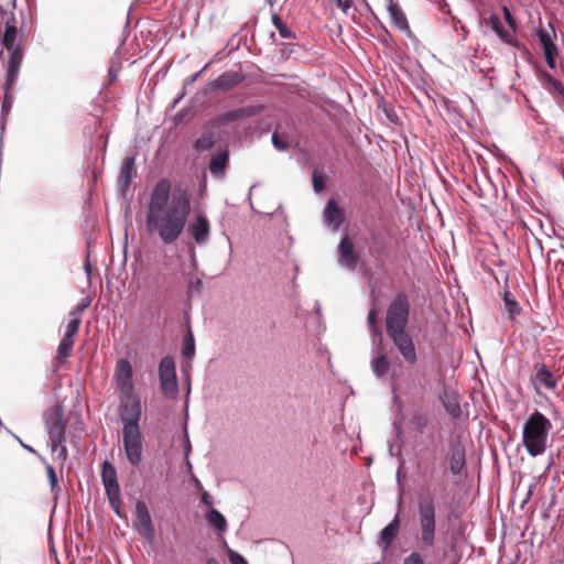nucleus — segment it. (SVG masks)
<instances>
[{
  "instance_id": "obj_29",
  "label": "nucleus",
  "mask_w": 564,
  "mask_h": 564,
  "mask_svg": "<svg viewBox=\"0 0 564 564\" xmlns=\"http://www.w3.org/2000/svg\"><path fill=\"white\" fill-rule=\"evenodd\" d=\"M207 522L218 531H225L227 521L225 517L216 509L212 508L206 514Z\"/></svg>"
},
{
  "instance_id": "obj_50",
  "label": "nucleus",
  "mask_w": 564,
  "mask_h": 564,
  "mask_svg": "<svg viewBox=\"0 0 564 564\" xmlns=\"http://www.w3.org/2000/svg\"><path fill=\"white\" fill-rule=\"evenodd\" d=\"M555 56L556 54H547V55H544V58H545V62L546 64L551 67V68H554L555 67Z\"/></svg>"
},
{
  "instance_id": "obj_49",
  "label": "nucleus",
  "mask_w": 564,
  "mask_h": 564,
  "mask_svg": "<svg viewBox=\"0 0 564 564\" xmlns=\"http://www.w3.org/2000/svg\"><path fill=\"white\" fill-rule=\"evenodd\" d=\"M543 53H544V55L557 54V48H556V45L554 44V42H552L549 45L544 46L543 47Z\"/></svg>"
},
{
  "instance_id": "obj_32",
  "label": "nucleus",
  "mask_w": 564,
  "mask_h": 564,
  "mask_svg": "<svg viewBox=\"0 0 564 564\" xmlns=\"http://www.w3.org/2000/svg\"><path fill=\"white\" fill-rule=\"evenodd\" d=\"M216 143V139L213 133H206L199 137L195 143L194 148L197 152H204L210 150Z\"/></svg>"
},
{
  "instance_id": "obj_20",
  "label": "nucleus",
  "mask_w": 564,
  "mask_h": 564,
  "mask_svg": "<svg viewBox=\"0 0 564 564\" xmlns=\"http://www.w3.org/2000/svg\"><path fill=\"white\" fill-rule=\"evenodd\" d=\"M400 529V517L399 512L395 514L394 519L384 527L380 532V543L384 549L390 547L392 542L394 541Z\"/></svg>"
},
{
  "instance_id": "obj_41",
  "label": "nucleus",
  "mask_w": 564,
  "mask_h": 564,
  "mask_svg": "<svg viewBox=\"0 0 564 564\" xmlns=\"http://www.w3.org/2000/svg\"><path fill=\"white\" fill-rule=\"evenodd\" d=\"M403 564H425V562L419 552H411L404 557Z\"/></svg>"
},
{
  "instance_id": "obj_4",
  "label": "nucleus",
  "mask_w": 564,
  "mask_h": 564,
  "mask_svg": "<svg viewBox=\"0 0 564 564\" xmlns=\"http://www.w3.org/2000/svg\"><path fill=\"white\" fill-rule=\"evenodd\" d=\"M419 541L425 547L436 542V506L432 496L417 498Z\"/></svg>"
},
{
  "instance_id": "obj_5",
  "label": "nucleus",
  "mask_w": 564,
  "mask_h": 564,
  "mask_svg": "<svg viewBox=\"0 0 564 564\" xmlns=\"http://www.w3.org/2000/svg\"><path fill=\"white\" fill-rule=\"evenodd\" d=\"M101 480L105 487V491L110 505V508L120 518H126L121 512V496L120 486L117 479V470L115 466L108 460L104 462L101 466Z\"/></svg>"
},
{
  "instance_id": "obj_25",
  "label": "nucleus",
  "mask_w": 564,
  "mask_h": 564,
  "mask_svg": "<svg viewBox=\"0 0 564 564\" xmlns=\"http://www.w3.org/2000/svg\"><path fill=\"white\" fill-rule=\"evenodd\" d=\"M449 470L454 475H458L465 466V452L462 447L457 446L452 448L449 453Z\"/></svg>"
},
{
  "instance_id": "obj_53",
  "label": "nucleus",
  "mask_w": 564,
  "mask_h": 564,
  "mask_svg": "<svg viewBox=\"0 0 564 564\" xmlns=\"http://www.w3.org/2000/svg\"><path fill=\"white\" fill-rule=\"evenodd\" d=\"M416 465H417V468H423L424 466H426V462L423 459H420V460H417Z\"/></svg>"
},
{
  "instance_id": "obj_3",
  "label": "nucleus",
  "mask_w": 564,
  "mask_h": 564,
  "mask_svg": "<svg viewBox=\"0 0 564 564\" xmlns=\"http://www.w3.org/2000/svg\"><path fill=\"white\" fill-rule=\"evenodd\" d=\"M551 421L541 412L534 411L523 425L522 443L529 455H542L547 447Z\"/></svg>"
},
{
  "instance_id": "obj_23",
  "label": "nucleus",
  "mask_w": 564,
  "mask_h": 564,
  "mask_svg": "<svg viewBox=\"0 0 564 564\" xmlns=\"http://www.w3.org/2000/svg\"><path fill=\"white\" fill-rule=\"evenodd\" d=\"M22 62V51L19 47H13L11 50L10 58H9V68L7 76V88L10 87L12 82L15 79L20 65Z\"/></svg>"
},
{
  "instance_id": "obj_35",
  "label": "nucleus",
  "mask_w": 564,
  "mask_h": 564,
  "mask_svg": "<svg viewBox=\"0 0 564 564\" xmlns=\"http://www.w3.org/2000/svg\"><path fill=\"white\" fill-rule=\"evenodd\" d=\"M182 354L187 359H191L195 355V344H194V337L193 334L189 332L187 336L184 339V345L182 349Z\"/></svg>"
},
{
  "instance_id": "obj_40",
  "label": "nucleus",
  "mask_w": 564,
  "mask_h": 564,
  "mask_svg": "<svg viewBox=\"0 0 564 564\" xmlns=\"http://www.w3.org/2000/svg\"><path fill=\"white\" fill-rule=\"evenodd\" d=\"M368 325L372 333L380 334V329L378 327V314L375 308L370 310L367 316Z\"/></svg>"
},
{
  "instance_id": "obj_26",
  "label": "nucleus",
  "mask_w": 564,
  "mask_h": 564,
  "mask_svg": "<svg viewBox=\"0 0 564 564\" xmlns=\"http://www.w3.org/2000/svg\"><path fill=\"white\" fill-rule=\"evenodd\" d=\"M487 24L496 32V34L503 40L506 43H511L512 33L505 30L502 22L497 14H491L487 21Z\"/></svg>"
},
{
  "instance_id": "obj_30",
  "label": "nucleus",
  "mask_w": 564,
  "mask_h": 564,
  "mask_svg": "<svg viewBox=\"0 0 564 564\" xmlns=\"http://www.w3.org/2000/svg\"><path fill=\"white\" fill-rule=\"evenodd\" d=\"M389 366H390V361H389L388 357L383 354L379 355L371 362L372 371L378 377H382L388 371Z\"/></svg>"
},
{
  "instance_id": "obj_6",
  "label": "nucleus",
  "mask_w": 564,
  "mask_h": 564,
  "mask_svg": "<svg viewBox=\"0 0 564 564\" xmlns=\"http://www.w3.org/2000/svg\"><path fill=\"white\" fill-rule=\"evenodd\" d=\"M122 442L127 459L133 467L142 462V435L140 427H122Z\"/></svg>"
},
{
  "instance_id": "obj_37",
  "label": "nucleus",
  "mask_w": 564,
  "mask_h": 564,
  "mask_svg": "<svg viewBox=\"0 0 564 564\" xmlns=\"http://www.w3.org/2000/svg\"><path fill=\"white\" fill-rule=\"evenodd\" d=\"M272 143L280 151H284V150H288L290 148V143L286 140V138L282 137L276 131L273 132V134H272Z\"/></svg>"
},
{
  "instance_id": "obj_15",
  "label": "nucleus",
  "mask_w": 564,
  "mask_h": 564,
  "mask_svg": "<svg viewBox=\"0 0 564 564\" xmlns=\"http://www.w3.org/2000/svg\"><path fill=\"white\" fill-rule=\"evenodd\" d=\"M262 110H263L262 106L241 107V108L232 109V110L226 111L224 113H220L216 118V121L219 124L234 122V121H237V120H240L243 118H250V117L257 116Z\"/></svg>"
},
{
  "instance_id": "obj_52",
  "label": "nucleus",
  "mask_w": 564,
  "mask_h": 564,
  "mask_svg": "<svg viewBox=\"0 0 564 564\" xmlns=\"http://www.w3.org/2000/svg\"><path fill=\"white\" fill-rule=\"evenodd\" d=\"M206 564H220V563L215 557H209V558H207Z\"/></svg>"
},
{
  "instance_id": "obj_33",
  "label": "nucleus",
  "mask_w": 564,
  "mask_h": 564,
  "mask_svg": "<svg viewBox=\"0 0 564 564\" xmlns=\"http://www.w3.org/2000/svg\"><path fill=\"white\" fill-rule=\"evenodd\" d=\"M51 449L54 459L59 464L61 468H63L68 457V451L66 446L64 444H58L54 447L53 444H51Z\"/></svg>"
},
{
  "instance_id": "obj_46",
  "label": "nucleus",
  "mask_w": 564,
  "mask_h": 564,
  "mask_svg": "<svg viewBox=\"0 0 564 564\" xmlns=\"http://www.w3.org/2000/svg\"><path fill=\"white\" fill-rule=\"evenodd\" d=\"M336 2V6L341 9V11L345 13V14H348V11L349 9L351 8L352 6V1L351 0H335Z\"/></svg>"
},
{
  "instance_id": "obj_47",
  "label": "nucleus",
  "mask_w": 564,
  "mask_h": 564,
  "mask_svg": "<svg viewBox=\"0 0 564 564\" xmlns=\"http://www.w3.org/2000/svg\"><path fill=\"white\" fill-rule=\"evenodd\" d=\"M502 12H503L507 23L510 25L511 29H514L516 21L512 17L510 10L505 6V7H502Z\"/></svg>"
},
{
  "instance_id": "obj_43",
  "label": "nucleus",
  "mask_w": 564,
  "mask_h": 564,
  "mask_svg": "<svg viewBox=\"0 0 564 564\" xmlns=\"http://www.w3.org/2000/svg\"><path fill=\"white\" fill-rule=\"evenodd\" d=\"M547 80L555 93L564 96V87L557 79L553 78L552 76H549Z\"/></svg>"
},
{
  "instance_id": "obj_2",
  "label": "nucleus",
  "mask_w": 564,
  "mask_h": 564,
  "mask_svg": "<svg viewBox=\"0 0 564 564\" xmlns=\"http://www.w3.org/2000/svg\"><path fill=\"white\" fill-rule=\"evenodd\" d=\"M410 300L403 292L398 293L386 312V332L387 336L409 365L417 362V352L413 337L408 329L410 317Z\"/></svg>"
},
{
  "instance_id": "obj_27",
  "label": "nucleus",
  "mask_w": 564,
  "mask_h": 564,
  "mask_svg": "<svg viewBox=\"0 0 564 564\" xmlns=\"http://www.w3.org/2000/svg\"><path fill=\"white\" fill-rule=\"evenodd\" d=\"M74 347V339H68L63 337L56 351L55 360L57 364H64L67 358L70 356Z\"/></svg>"
},
{
  "instance_id": "obj_9",
  "label": "nucleus",
  "mask_w": 564,
  "mask_h": 564,
  "mask_svg": "<svg viewBox=\"0 0 564 564\" xmlns=\"http://www.w3.org/2000/svg\"><path fill=\"white\" fill-rule=\"evenodd\" d=\"M124 398L121 400L120 419L123 422V427H140L139 421L142 414L140 400L131 394H122Z\"/></svg>"
},
{
  "instance_id": "obj_51",
  "label": "nucleus",
  "mask_w": 564,
  "mask_h": 564,
  "mask_svg": "<svg viewBox=\"0 0 564 564\" xmlns=\"http://www.w3.org/2000/svg\"><path fill=\"white\" fill-rule=\"evenodd\" d=\"M202 501H203L205 505H208V506L212 503V502H210V500H209V496H208L206 492H205V494H203V496H202Z\"/></svg>"
},
{
  "instance_id": "obj_45",
  "label": "nucleus",
  "mask_w": 564,
  "mask_h": 564,
  "mask_svg": "<svg viewBox=\"0 0 564 564\" xmlns=\"http://www.w3.org/2000/svg\"><path fill=\"white\" fill-rule=\"evenodd\" d=\"M228 556L231 564H248L243 556L234 551H229Z\"/></svg>"
},
{
  "instance_id": "obj_31",
  "label": "nucleus",
  "mask_w": 564,
  "mask_h": 564,
  "mask_svg": "<svg viewBox=\"0 0 564 564\" xmlns=\"http://www.w3.org/2000/svg\"><path fill=\"white\" fill-rule=\"evenodd\" d=\"M272 23L281 37L295 39V33L282 21V19L276 13L272 14Z\"/></svg>"
},
{
  "instance_id": "obj_42",
  "label": "nucleus",
  "mask_w": 564,
  "mask_h": 564,
  "mask_svg": "<svg viewBox=\"0 0 564 564\" xmlns=\"http://www.w3.org/2000/svg\"><path fill=\"white\" fill-rule=\"evenodd\" d=\"M46 474H47V478H48V481H50L51 489H52V491H54L57 488V485H58L55 469L51 465H47L46 466Z\"/></svg>"
},
{
  "instance_id": "obj_22",
  "label": "nucleus",
  "mask_w": 564,
  "mask_h": 564,
  "mask_svg": "<svg viewBox=\"0 0 564 564\" xmlns=\"http://www.w3.org/2000/svg\"><path fill=\"white\" fill-rule=\"evenodd\" d=\"M135 172V162L134 158L127 156L120 169L119 183L123 189H127L133 178V174Z\"/></svg>"
},
{
  "instance_id": "obj_7",
  "label": "nucleus",
  "mask_w": 564,
  "mask_h": 564,
  "mask_svg": "<svg viewBox=\"0 0 564 564\" xmlns=\"http://www.w3.org/2000/svg\"><path fill=\"white\" fill-rule=\"evenodd\" d=\"M161 390L164 395L175 398L177 394V380L175 362L172 357H164L159 366Z\"/></svg>"
},
{
  "instance_id": "obj_14",
  "label": "nucleus",
  "mask_w": 564,
  "mask_h": 564,
  "mask_svg": "<svg viewBox=\"0 0 564 564\" xmlns=\"http://www.w3.org/2000/svg\"><path fill=\"white\" fill-rule=\"evenodd\" d=\"M1 24L4 25V31L2 35V44L8 50L11 51L14 47L18 29H17V19L13 12H2L1 14Z\"/></svg>"
},
{
  "instance_id": "obj_13",
  "label": "nucleus",
  "mask_w": 564,
  "mask_h": 564,
  "mask_svg": "<svg viewBox=\"0 0 564 564\" xmlns=\"http://www.w3.org/2000/svg\"><path fill=\"white\" fill-rule=\"evenodd\" d=\"M338 260L341 265L348 270H355L358 263V254L355 252L354 243L350 238L344 236L338 245Z\"/></svg>"
},
{
  "instance_id": "obj_1",
  "label": "nucleus",
  "mask_w": 564,
  "mask_h": 564,
  "mask_svg": "<svg viewBox=\"0 0 564 564\" xmlns=\"http://www.w3.org/2000/svg\"><path fill=\"white\" fill-rule=\"evenodd\" d=\"M191 215V198L185 191L171 193L167 178L160 180L151 192L145 217L147 230L164 245L174 243L184 232Z\"/></svg>"
},
{
  "instance_id": "obj_8",
  "label": "nucleus",
  "mask_w": 564,
  "mask_h": 564,
  "mask_svg": "<svg viewBox=\"0 0 564 564\" xmlns=\"http://www.w3.org/2000/svg\"><path fill=\"white\" fill-rule=\"evenodd\" d=\"M45 424L47 427L50 444L57 446L66 441V423L63 419L61 406L55 408L51 413L45 414Z\"/></svg>"
},
{
  "instance_id": "obj_16",
  "label": "nucleus",
  "mask_w": 564,
  "mask_h": 564,
  "mask_svg": "<svg viewBox=\"0 0 564 564\" xmlns=\"http://www.w3.org/2000/svg\"><path fill=\"white\" fill-rule=\"evenodd\" d=\"M324 220L333 230H338L345 220L344 209L335 199H329L324 209Z\"/></svg>"
},
{
  "instance_id": "obj_44",
  "label": "nucleus",
  "mask_w": 564,
  "mask_h": 564,
  "mask_svg": "<svg viewBox=\"0 0 564 564\" xmlns=\"http://www.w3.org/2000/svg\"><path fill=\"white\" fill-rule=\"evenodd\" d=\"M538 36H539L542 47H544L553 42L550 34L544 30H540L538 32Z\"/></svg>"
},
{
  "instance_id": "obj_39",
  "label": "nucleus",
  "mask_w": 564,
  "mask_h": 564,
  "mask_svg": "<svg viewBox=\"0 0 564 564\" xmlns=\"http://www.w3.org/2000/svg\"><path fill=\"white\" fill-rule=\"evenodd\" d=\"M411 425L419 432H423L427 425V419L422 414H415L410 421Z\"/></svg>"
},
{
  "instance_id": "obj_36",
  "label": "nucleus",
  "mask_w": 564,
  "mask_h": 564,
  "mask_svg": "<svg viewBox=\"0 0 564 564\" xmlns=\"http://www.w3.org/2000/svg\"><path fill=\"white\" fill-rule=\"evenodd\" d=\"M312 181L313 188L316 193H319L325 188V175L322 172L315 170L313 173Z\"/></svg>"
},
{
  "instance_id": "obj_19",
  "label": "nucleus",
  "mask_w": 564,
  "mask_h": 564,
  "mask_svg": "<svg viewBox=\"0 0 564 564\" xmlns=\"http://www.w3.org/2000/svg\"><path fill=\"white\" fill-rule=\"evenodd\" d=\"M535 369V382L543 386L546 389L553 390L557 386V381L553 373L547 369L544 364H536Z\"/></svg>"
},
{
  "instance_id": "obj_28",
  "label": "nucleus",
  "mask_w": 564,
  "mask_h": 564,
  "mask_svg": "<svg viewBox=\"0 0 564 564\" xmlns=\"http://www.w3.org/2000/svg\"><path fill=\"white\" fill-rule=\"evenodd\" d=\"M503 303H505V308L508 312L509 317L511 319H514L518 315H520L521 307L511 292L505 291Z\"/></svg>"
},
{
  "instance_id": "obj_12",
  "label": "nucleus",
  "mask_w": 564,
  "mask_h": 564,
  "mask_svg": "<svg viewBox=\"0 0 564 564\" xmlns=\"http://www.w3.org/2000/svg\"><path fill=\"white\" fill-rule=\"evenodd\" d=\"M187 230L197 245H203L209 237L210 223L204 214H197Z\"/></svg>"
},
{
  "instance_id": "obj_34",
  "label": "nucleus",
  "mask_w": 564,
  "mask_h": 564,
  "mask_svg": "<svg viewBox=\"0 0 564 564\" xmlns=\"http://www.w3.org/2000/svg\"><path fill=\"white\" fill-rule=\"evenodd\" d=\"M80 323L82 318H79V316L70 317L66 325V332L63 337L74 339L79 330Z\"/></svg>"
},
{
  "instance_id": "obj_48",
  "label": "nucleus",
  "mask_w": 564,
  "mask_h": 564,
  "mask_svg": "<svg viewBox=\"0 0 564 564\" xmlns=\"http://www.w3.org/2000/svg\"><path fill=\"white\" fill-rule=\"evenodd\" d=\"M88 306V304H85V303H82V304H78L70 313H69V316L70 317H75V316H79V318H82V314L83 312L86 310V307Z\"/></svg>"
},
{
  "instance_id": "obj_17",
  "label": "nucleus",
  "mask_w": 564,
  "mask_h": 564,
  "mask_svg": "<svg viewBox=\"0 0 564 564\" xmlns=\"http://www.w3.org/2000/svg\"><path fill=\"white\" fill-rule=\"evenodd\" d=\"M441 402L445 408V411L453 419H459L462 416V408L459 404L458 395L453 391H444L441 397Z\"/></svg>"
},
{
  "instance_id": "obj_18",
  "label": "nucleus",
  "mask_w": 564,
  "mask_h": 564,
  "mask_svg": "<svg viewBox=\"0 0 564 564\" xmlns=\"http://www.w3.org/2000/svg\"><path fill=\"white\" fill-rule=\"evenodd\" d=\"M229 162V151L221 150L209 161V171L215 177L224 176Z\"/></svg>"
},
{
  "instance_id": "obj_10",
  "label": "nucleus",
  "mask_w": 564,
  "mask_h": 564,
  "mask_svg": "<svg viewBox=\"0 0 564 564\" xmlns=\"http://www.w3.org/2000/svg\"><path fill=\"white\" fill-rule=\"evenodd\" d=\"M134 525L140 535L151 540L154 536V527L151 514L144 501L138 500L135 503V522Z\"/></svg>"
},
{
  "instance_id": "obj_21",
  "label": "nucleus",
  "mask_w": 564,
  "mask_h": 564,
  "mask_svg": "<svg viewBox=\"0 0 564 564\" xmlns=\"http://www.w3.org/2000/svg\"><path fill=\"white\" fill-rule=\"evenodd\" d=\"M243 76L240 75L237 72H229L220 75L217 79L214 82V88L215 89H224L229 90L237 85H239L242 80Z\"/></svg>"
},
{
  "instance_id": "obj_11",
  "label": "nucleus",
  "mask_w": 564,
  "mask_h": 564,
  "mask_svg": "<svg viewBox=\"0 0 564 564\" xmlns=\"http://www.w3.org/2000/svg\"><path fill=\"white\" fill-rule=\"evenodd\" d=\"M115 378L121 394H131L133 391L132 367L127 359H119L115 369Z\"/></svg>"
},
{
  "instance_id": "obj_38",
  "label": "nucleus",
  "mask_w": 564,
  "mask_h": 564,
  "mask_svg": "<svg viewBox=\"0 0 564 564\" xmlns=\"http://www.w3.org/2000/svg\"><path fill=\"white\" fill-rule=\"evenodd\" d=\"M372 241L376 245V247L372 251V254L376 258L383 256L386 253V246H384L383 239L378 235H372Z\"/></svg>"
},
{
  "instance_id": "obj_24",
  "label": "nucleus",
  "mask_w": 564,
  "mask_h": 564,
  "mask_svg": "<svg viewBox=\"0 0 564 564\" xmlns=\"http://www.w3.org/2000/svg\"><path fill=\"white\" fill-rule=\"evenodd\" d=\"M388 10L393 24L401 31H409L408 19L401 8L394 3L393 0H389Z\"/></svg>"
}]
</instances>
